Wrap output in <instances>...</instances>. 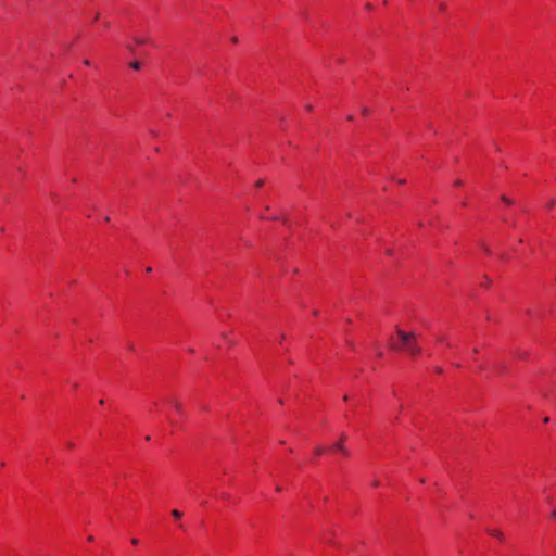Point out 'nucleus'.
I'll return each mask as SVG.
<instances>
[{
    "instance_id": "nucleus-3",
    "label": "nucleus",
    "mask_w": 556,
    "mask_h": 556,
    "mask_svg": "<svg viewBox=\"0 0 556 556\" xmlns=\"http://www.w3.org/2000/svg\"><path fill=\"white\" fill-rule=\"evenodd\" d=\"M135 41H136L137 45H144V43L149 42L148 38L143 37V36L135 37Z\"/></svg>"
},
{
    "instance_id": "nucleus-8",
    "label": "nucleus",
    "mask_w": 556,
    "mask_h": 556,
    "mask_svg": "<svg viewBox=\"0 0 556 556\" xmlns=\"http://www.w3.org/2000/svg\"><path fill=\"white\" fill-rule=\"evenodd\" d=\"M438 341L445 343L447 346H451V343L444 337H439Z\"/></svg>"
},
{
    "instance_id": "nucleus-1",
    "label": "nucleus",
    "mask_w": 556,
    "mask_h": 556,
    "mask_svg": "<svg viewBox=\"0 0 556 556\" xmlns=\"http://www.w3.org/2000/svg\"><path fill=\"white\" fill-rule=\"evenodd\" d=\"M397 342L390 340V349L396 352H406L410 356L421 354V346L418 343L415 332L404 331L396 328Z\"/></svg>"
},
{
    "instance_id": "nucleus-6",
    "label": "nucleus",
    "mask_w": 556,
    "mask_h": 556,
    "mask_svg": "<svg viewBox=\"0 0 556 556\" xmlns=\"http://www.w3.org/2000/svg\"><path fill=\"white\" fill-rule=\"evenodd\" d=\"M129 65H130V67H131V68H134V70H140V67H141L140 62H138V61H134V62H131Z\"/></svg>"
},
{
    "instance_id": "nucleus-21",
    "label": "nucleus",
    "mask_w": 556,
    "mask_h": 556,
    "mask_svg": "<svg viewBox=\"0 0 556 556\" xmlns=\"http://www.w3.org/2000/svg\"><path fill=\"white\" fill-rule=\"evenodd\" d=\"M348 119H349V121H353V119H354V116H353V115H349V116H348Z\"/></svg>"
},
{
    "instance_id": "nucleus-18",
    "label": "nucleus",
    "mask_w": 556,
    "mask_h": 556,
    "mask_svg": "<svg viewBox=\"0 0 556 556\" xmlns=\"http://www.w3.org/2000/svg\"><path fill=\"white\" fill-rule=\"evenodd\" d=\"M366 9H367V10H371V9H372V5H371L370 3H367V4H366Z\"/></svg>"
},
{
    "instance_id": "nucleus-24",
    "label": "nucleus",
    "mask_w": 556,
    "mask_h": 556,
    "mask_svg": "<svg viewBox=\"0 0 556 556\" xmlns=\"http://www.w3.org/2000/svg\"><path fill=\"white\" fill-rule=\"evenodd\" d=\"M544 422H545V424L549 422V418H548V417H545V418H544Z\"/></svg>"
},
{
    "instance_id": "nucleus-12",
    "label": "nucleus",
    "mask_w": 556,
    "mask_h": 556,
    "mask_svg": "<svg viewBox=\"0 0 556 556\" xmlns=\"http://www.w3.org/2000/svg\"><path fill=\"white\" fill-rule=\"evenodd\" d=\"M362 113H363L364 115H368V114H369V110H368L367 108H363V109H362Z\"/></svg>"
},
{
    "instance_id": "nucleus-17",
    "label": "nucleus",
    "mask_w": 556,
    "mask_h": 556,
    "mask_svg": "<svg viewBox=\"0 0 556 556\" xmlns=\"http://www.w3.org/2000/svg\"><path fill=\"white\" fill-rule=\"evenodd\" d=\"M551 517H552L553 519H555V518H556V509L551 514Z\"/></svg>"
},
{
    "instance_id": "nucleus-4",
    "label": "nucleus",
    "mask_w": 556,
    "mask_h": 556,
    "mask_svg": "<svg viewBox=\"0 0 556 556\" xmlns=\"http://www.w3.org/2000/svg\"><path fill=\"white\" fill-rule=\"evenodd\" d=\"M174 408L178 412V413H181L182 412V405L181 403H179L178 401H173L172 402Z\"/></svg>"
},
{
    "instance_id": "nucleus-9",
    "label": "nucleus",
    "mask_w": 556,
    "mask_h": 556,
    "mask_svg": "<svg viewBox=\"0 0 556 556\" xmlns=\"http://www.w3.org/2000/svg\"><path fill=\"white\" fill-rule=\"evenodd\" d=\"M323 453H324V448H323L321 446H317V447L315 448V454H316V455H321Z\"/></svg>"
},
{
    "instance_id": "nucleus-14",
    "label": "nucleus",
    "mask_w": 556,
    "mask_h": 556,
    "mask_svg": "<svg viewBox=\"0 0 556 556\" xmlns=\"http://www.w3.org/2000/svg\"><path fill=\"white\" fill-rule=\"evenodd\" d=\"M439 9H440L441 11H444V10H445V4H444V3H441V4L439 5Z\"/></svg>"
},
{
    "instance_id": "nucleus-11",
    "label": "nucleus",
    "mask_w": 556,
    "mask_h": 556,
    "mask_svg": "<svg viewBox=\"0 0 556 556\" xmlns=\"http://www.w3.org/2000/svg\"><path fill=\"white\" fill-rule=\"evenodd\" d=\"M263 185H264V180H262V179H260V180H257V181L255 182V186H256L257 188H261Z\"/></svg>"
},
{
    "instance_id": "nucleus-25",
    "label": "nucleus",
    "mask_w": 556,
    "mask_h": 556,
    "mask_svg": "<svg viewBox=\"0 0 556 556\" xmlns=\"http://www.w3.org/2000/svg\"><path fill=\"white\" fill-rule=\"evenodd\" d=\"M84 63H85L86 65H90L89 60H85V61H84Z\"/></svg>"
},
{
    "instance_id": "nucleus-13",
    "label": "nucleus",
    "mask_w": 556,
    "mask_h": 556,
    "mask_svg": "<svg viewBox=\"0 0 556 556\" xmlns=\"http://www.w3.org/2000/svg\"><path fill=\"white\" fill-rule=\"evenodd\" d=\"M555 203H556V201H555V200H552V201L547 204V206H548V207H552V206H554V205H555Z\"/></svg>"
},
{
    "instance_id": "nucleus-20",
    "label": "nucleus",
    "mask_w": 556,
    "mask_h": 556,
    "mask_svg": "<svg viewBox=\"0 0 556 556\" xmlns=\"http://www.w3.org/2000/svg\"><path fill=\"white\" fill-rule=\"evenodd\" d=\"M372 485L374 486H379V481H374Z\"/></svg>"
},
{
    "instance_id": "nucleus-23",
    "label": "nucleus",
    "mask_w": 556,
    "mask_h": 556,
    "mask_svg": "<svg viewBox=\"0 0 556 556\" xmlns=\"http://www.w3.org/2000/svg\"><path fill=\"white\" fill-rule=\"evenodd\" d=\"M437 372L441 374L442 372V368L438 367L437 369Z\"/></svg>"
},
{
    "instance_id": "nucleus-26",
    "label": "nucleus",
    "mask_w": 556,
    "mask_h": 556,
    "mask_svg": "<svg viewBox=\"0 0 556 556\" xmlns=\"http://www.w3.org/2000/svg\"><path fill=\"white\" fill-rule=\"evenodd\" d=\"M146 271H147V273H151V271H152V268H151V267H148V268L146 269Z\"/></svg>"
},
{
    "instance_id": "nucleus-10",
    "label": "nucleus",
    "mask_w": 556,
    "mask_h": 556,
    "mask_svg": "<svg viewBox=\"0 0 556 556\" xmlns=\"http://www.w3.org/2000/svg\"><path fill=\"white\" fill-rule=\"evenodd\" d=\"M502 201H504L507 204H511L513 203V201L510 199H508L507 197H505V195L502 197Z\"/></svg>"
},
{
    "instance_id": "nucleus-5",
    "label": "nucleus",
    "mask_w": 556,
    "mask_h": 556,
    "mask_svg": "<svg viewBox=\"0 0 556 556\" xmlns=\"http://www.w3.org/2000/svg\"><path fill=\"white\" fill-rule=\"evenodd\" d=\"M490 534H491V535H493V536H495V538H498V539H501V540L503 539V533H502V532H500V531L491 530V531H490Z\"/></svg>"
},
{
    "instance_id": "nucleus-15",
    "label": "nucleus",
    "mask_w": 556,
    "mask_h": 556,
    "mask_svg": "<svg viewBox=\"0 0 556 556\" xmlns=\"http://www.w3.org/2000/svg\"><path fill=\"white\" fill-rule=\"evenodd\" d=\"M462 185H463V181H462V180L457 179V180L455 181V186H462Z\"/></svg>"
},
{
    "instance_id": "nucleus-2",
    "label": "nucleus",
    "mask_w": 556,
    "mask_h": 556,
    "mask_svg": "<svg viewBox=\"0 0 556 556\" xmlns=\"http://www.w3.org/2000/svg\"><path fill=\"white\" fill-rule=\"evenodd\" d=\"M344 440H345V435H342V437H341V440L332 446V450H333V451L341 452L342 454H344L345 456H348V455H349V451H348V450L345 448V446L343 445Z\"/></svg>"
},
{
    "instance_id": "nucleus-7",
    "label": "nucleus",
    "mask_w": 556,
    "mask_h": 556,
    "mask_svg": "<svg viewBox=\"0 0 556 556\" xmlns=\"http://www.w3.org/2000/svg\"><path fill=\"white\" fill-rule=\"evenodd\" d=\"M172 515H173L174 518H177V519L182 517V514L179 510H177V509H174L172 511Z\"/></svg>"
},
{
    "instance_id": "nucleus-27",
    "label": "nucleus",
    "mask_w": 556,
    "mask_h": 556,
    "mask_svg": "<svg viewBox=\"0 0 556 556\" xmlns=\"http://www.w3.org/2000/svg\"><path fill=\"white\" fill-rule=\"evenodd\" d=\"M399 184H405V180L401 179L399 180Z\"/></svg>"
},
{
    "instance_id": "nucleus-19",
    "label": "nucleus",
    "mask_w": 556,
    "mask_h": 556,
    "mask_svg": "<svg viewBox=\"0 0 556 556\" xmlns=\"http://www.w3.org/2000/svg\"><path fill=\"white\" fill-rule=\"evenodd\" d=\"M306 110H307V111H312V110H313V106H312L311 104H307V105H306Z\"/></svg>"
},
{
    "instance_id": "nucleus-22",
    "label": "nucleus",
    "mask_w": 556,
    "mask_h": 556,
    "mask_svg": "<svg viewBox=\"0 0 556 556\" xmlns=\"http://www.w3.org/2000/svg\"><path fill=\"white\" fill-rule=\"evenodd\" d=\"M88 541H89V542H92V541H93V536H92V535H89V536H88Z\"/></svg>"
},
{
    "instance_id": "nucleus-16",
    "label": "nucleus",
    "mask_w": 556,
    "mask_h": 556,
    "mask_svg": "<svg viewBox=\"0 0 556 556\" xmlns=\"http://www.w3.org/2000/svg\"><path fill=\"white\" fill-rule=\"evenodd\" d=\"M131 543H132L134 545H137V544L139 543V541H138L137 539H131Z\"/></svg>"
},
{
    "instance_id": "nucleus-28",
    "label": "nucleus",
    "mask_w": 556,
    "mask_h": 556,
    "mask_svg": "<svg viewBox=\"0 0 556 556\" xmlns=\"http://www.w3.org/2000/svg\"><path fill=\"white\" fill-rule=\"evenodd\" d=\"M276 491L280 492V491H281V488H280V486H277V488H276Z\"/></svg>"
}]
</instances>
